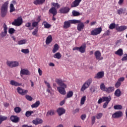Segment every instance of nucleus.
Segmentation results:
<instances>
[{
	"mask_svg": "<svg viewBox=\"0 0 127 127\" xmlns=\"http://www.w3.org/2000/svg\"><path fill=\"white\" fill-rule=\"evenodd\" d=\"M38 19H39L38 21L33 22L32 23V26L33 27H36L37 26H38V23H39V22H40V20H41V19H40V17H38Z\"/></svg>",
	"mask_w": 127,
	"mask_h": 127,
	"instance_id": "obj_31",
	"label": "nucleus"
},
{
	"mask_svg": "<svg viewBox=\"0 0 127 127\" xmlns=\"http://www.w3.org/2000/svg\"><path fill=\"white\" fill-rule=\"evenodd\" d=\"M124 1L125 0H119V1H118V4H119V5H122L123 3H124Z\"/></svg>",
	"mask_w": 127,
	"mask_h": 127,
	"instance_id": "obj_61",
	"label": "nucleus"
},
{
	"mask_svg": "<svg viewBox=\"0 0 127 127\" xmlns=\"http://www.w3.org/2000/svg\"><path fill=\"white\" fill-rule=\"evenodd\" d=\"M85 101H86V96H83L80 100L81 105H84V104H85Z\"/></svg>",
	"mask_w": 127,
	"mask_h": 127,
	"instance_id": "obj_47",
	"label": "nucleus"
},
{
	"mask_svg": "<svg viewBox=\"0 0 127 127\" xmlns=\"http://www.w3.org/2000/svg\"><path fill=\"white\" fill-rule=\"evenodd\" d=\"M45 2V0H36L34 1V4L36 5L43 4Z\"/></svg>",
	"mask_w": 127,
	"mask_h": 127,
	"instance_id": "obj_23",
	"label": "nucleus"
},
{
	"mask_svg": "<svg viewBox=\"0 0 127 127\" xmlns=\"http://www.w3.org/2000/svg\"><path fill=\"white\" fill-rule=\"evenodd\" d=\"M52 5L54 6L53 7H55V8H60L61 5H60V4L58 3H55V2H53L52 3Z\"/></svg>",
	"mask_w": 127,
	"mask_h": 127,
	"instance_id": "obj_36",
	"label": "nucleus"
},
{
	"mask_svg": "<svg viewBox=\"0 0 127 127\" xmlns=\"http://www.w3.org/2000/svg\"><path fill=\"white\" fill-rule=\"evenodd\" d=\"M114 91H115V88L114 87L111 86L108 88L106 87L105 92H106V93H108L109 94H110L111 93H113Z\"/></svg>",
	"mask_w": 127,
	"mask_h": 127,
	"instance_id": "obj_26",
	"label": "nucleus"
},
{
	"mask_svg": "<svg viewBox=\"0 0 127 127\" xmlns=\"http://www.w3.org/2000/svg\"><path fill=\"white\" fill-rule=\"evenodd\" d=\"M127 54L124 55V57L122 59V61H127Z\"/></svg>",
	"mask_w": 127,
	"mask_h": 127,
	"instance_id": "obj_57",
	"label": "nucleus"
},
{
	"mask_svg": "<svg viewBox=\"0 0 127 127\" xmlns=\"http://www.w3.org/2000/svg\"><path fill=\"white\" fill-rule=\"evenodd\" d=\"M117 12L119 15H121V14H122V13H125V12H124V9H123V8H120L117 10Z\"/></svg>",
	"mask_w": 127,
	"mask_h": 127,
	"instance_id": "obj_49",
	"label": "nucleus"
},
{
	"mask_svg": "<svg viewBox=\"0 0 127 127\" xmlns=\"http://www.w3.org/2000/svg\"><path fill=\"white\" fill-rule=\"evenodd\" d=\"M70 11V8L67 6H64L61 8L59 10L60 13H63L64 14H65L66 13H68Z\"/></svg>",
	"mask_w": 127,
	"mask_h": 127,
	"instance_id": "obj_9",
	"label": "nucleus"
},
{
	"mask_svg": "<svg viewBox=\"0 0 127 127\" xmlns=\"http://www.w3.org/2000/svg\"><path fill=\"white\" fill-rule=\"evenodd\" d=\"M102 117H103V113H99L97 114L96 118V119H97V120H100V119H101V118H102Z\"/></svg>",
	"mask_w": 127,
	"mask_h": 127,
	"instance_id": "obj_54",
	"label": "nucleus"
},
{
	"mask_svg": "<svg viewBox=\"0 0 127 127\" xmlns=\"http://www.w3.org/2000/svg\"><path fill=\"white\" fill-rule=\"evenodd\" d=\"M25 97H26V99L28 100V101H31L33 100V98L31 97V96L28 95H26Z\"/></svg>",
	"mask_w": 127,
	"mask_h": 127,
	"instance_id": "obj_56",
	"label": "nucleus"
},
{
	"mask_svg": "<svg viewBox=\"0 0 127 127\" xmlns=\"http://www.w3.org/2000/svg\"><path fill=\"white\" fill-rule=\"evenodd\" d=\"M21 52H22V53H24V54H28V53H29V50L28 49H23L21 50Z\"/></svg>",
	"mask_w": 127,
	"mask_h": 127,
	"instance_id": "obj_52",
	"label": "nucleus"
},
{
	"mask_svg": "<svg viewBox=\"0 0 127 127\" xmlns=\"http://www.w3.org/2000/svg\"><path fill=\"white\" fill-rule=\"evenodd\" d=\"M86 115L85 114H83L81 116V120H82L83 121H84V120H85V119H86Z\"/></svg>",
	"mask_w": 127,
	"mask_h": 127,
	"instance_id": "obj_63",
	"label": "nucleus"
},
{
	"mask_svg": "<svg viewBox=\"0 0 127 127\" xmlns=\"http://www.w3.org/2000/svg\"><path fill=\"white\" fill-rule=\"evenodd\" d=\"M38 73L40 76L42 75V70L40 68H38Z\"/></svg>",
	"mask_w": 127,
	"mask_h": 127,
	"instance_id": "obj_64",
	"label": "nucleus"
},
{
	"mask_svg": "<svg viewBox=\"0 0 127 127\" xmlns=\"http://www.w3.org/2000/svg\"><path fill=\"white\" fill-rule=\"evenodd\" d=\"M114 95L116 97H121V95H122V92L121 91V89H117L115 93H114Z\"/></svg>",
	"mask_w": 127,
	"mask_h": 127,
	"instance_id": "obj_29",
	"label": "nucleus"
},
{
	"mask_svg": "<svg viewBox=\"0 0 127 127\" xmlns=\"http://www.w3.org/2000/svg\"><path fill=\"white\" fill-rule=\"evenodd\" d=\"M44 83L45 84H46L48 88L47 89V92L48 93H51V90H52V87H51V86H50V83L48 82L47 81H45Z\"/></svg>",
	"mask_w": 127,
	"mask_h": 127,
	"instance_id": "obj_24",
	"label": "nucleus"
},
{
	"mask_svg": "<svg viewBox=\"0 0 127 127\" xmlns=\"http://www.w3.org/2000/svg\"><path fill=\"white\" fill-rule=\"evenodd\" d=\"M72 16H79V15H80V12L73 10L72 11Z\"/></svg>",
	"mask_w": 127,
	"mask_h": 127,
	"instance_id": "obj_39",
	"label": "nucleus"
},
{
	"mask_svg": "<svg viewBox=\"0 0 127 127\" xmlns=\"http://www.w3.org/2000/svg\"><path fill=\"white\" fill-rule=\"evenodd\" d=\"M102 30V27L95 28L93 30H92L90 34L93 36H96L100 34Z\"/></svg>",
	"mask_w": 127,
	"mask_h": 127,
	"instance_id": "obj_5",
	"label": "nucleus"
},
{
	"mask_svg": "<svg viewBox=\"0 0 127 127\" xmlns=\"http://www.w3.org/2000/svg\"><path fill=\"white\" fill-rule=\"evenodd\" d=\"M10 85H12V86H15L16 87H17L18 86H20V83L14 81V80H11L10 82Z\"/></svg>",
	"mask_w": 127,
	"mask_h": 127,
	"instance_id": "obj_30",
	"label": "nucleus"
},
{
	"mask_svg": "<svg viewBox=\"0 0 127 127\" xmlns=\"http://www.w3.org/2000/svg\"><path fill=\"white\" fill-rule=\"evenodd\" d=\"M37 33H38V28L35 29L32 32V34L35 36H37Z\"/></svg>",
	"mask_w": 127,
	"mask_h": 127,
	"instance_id": "obj_48",
	"label": "nucleus"
},
{
	"mask_svg": "<svg viewBox=\"0 0 127 127\" xmlns=\"http://www.w3.org/2000/svg\"><path fill=\"white\" fill-rule=\"evenodd\" d=\"M52 36L51 35H49L47 37L46 40V44L47 45H48V44H50L51 42H52Z\"/></svg>",
	"mask_w": 127,
	"mask_h": 127,
	"instance_id": "obj_25",
	"label": "nucleus"
},
{
	"mask_svg": "<svg viewBox=\"0 0 127 127\" xmlns=\"http://www.w3.org/2000/svg\"><path fill=\"white\" fill-rule=\"evenodd\" d=\"M125 81V77H122L118 79V82H120V83H122V82H124Z\"/></svg>",
	"mask_w": 127,
	"mask_h": 127,
	"instance_id": "obj_58",
	"label": "nucleus"
},
{
	"mask_svg": "<svg viewBox=\"0 0 127 127\" xmlns=\"http://www.w3.org/2000/svg\"><path fill=\"white\" fill-rule=\"evenodd\" d=\"M15 32V29L13 28H10L8 30V33L9 34H13Z\"/></svg>",
	"mask_w": 127,
	"mask_h": 127,
	"instance_id": "obj_50",
	"label": "nucleus"
},
{
	"mask_svg": "<svg viewBox=\"0 0 127 127\" xmlns=\"http://www.w3.org/2000/svg\"><path fill=\"white\" fill-rule=\"evenodd\" d=\"M17 92L18 93V94H20V95H21L22 96H24V95H26V94H27L28 91L27 90H24L20 87H18L17 88Z\"/></svg>",
	"mask_w": 127,
	"mask_h": 127,
	"instance_id": "obj_13",
	"label": "nucleus"
},
{
	"mask_svg": "<svg viewBox=\"0 0 127 127\" xmlns=\"http://www.w3.org/2000/svg\"><path fill=\"white\" fill-rule=\"evenodd\" d=\"M58 50H59V45L58 44H55L54 46L53 49L52 50L53 53H56Z\"/></svg>",
	"mask_w": 127,
	"mask_h": 127,
	"instance_id": "obj_27",
	"label": "nucleus"
},
{
	"mask_svg": "<svg viewBox=\"0 0 127 127\" xmlns=\"http://www.w3.org/2000/svg\"><path fill=\"white\" fill-rule=\"evenodd\" d=\"M79 22H80V21H78V20L76 19L65 21L64 23L63 27L67 29V28L71 27V24H77V23H79Z\"/></svg>",
	"mask_w": 127,
	"mask_h": 127,
	"instance_id": "obj_3",
	"label": "nucleus"
},
{
	"mask_svg": "<svg viewBox=\"0 0 127 127\" xmlns=\"http://www.w3.org/2000/svg\"><path fill=\"white\" fill-rule=\"evenodd\" d=\"M109 28L110 29H114V28H116V23H111L110 25Z\"/></svg>",
	"mask_w": 127,
	"mask_h": 127,
	"instance_id": "obj_53",
	"label": "nucleus"
},
{
	"mask_svg": "<svg viewBox=\"0 0 127 127\" xmlns=\"http://www.w3.org/2000/svg\"><path fill=\"white\" fill-rule=\"evenodd\" d=\"M32 114H34V111H27L25 113V116L27 118H29Z\"/></svg>",
	"mask_w": 127,
	"mask_h": 127,
	"instance_id": "obj_41",
	"label": "nucleus"
},
{
	"mask_svg": "<svg viewBox=\"0 0 127 127\" xmlns=\"http://www.w3.org/2000/svg\"><path fill=\"white\" fill-rule=\"evenodd\" d=\"M127 29V27L126 26H121L119 27H116V29L118 31V32H122L126 30Z\"/></svg>",
	"mask_w": 127,
	"mask_h": 127,
	"instance_id": "obj_21",
	"label": "nucleus"
},
{
	"mask_svg": "<svg viewBox=\"0 0 127 127\" xmlns=\"http://www.w3.org/2000/svg\"><path fill=\"white\" fill-rule=\"evenodd\" d=\"M49 13H51L53 15H57V9L55 7H52L49 10Z\"/></svg>",
	"mask_w": 127,
	"mask_h": 127,
	"instance_id": "obj_20",
	"label": "nucleus"
},
{
	"mask_svg": "<svg viewBox=\"0 0 127 127\" xmlns=\"http://www.w3.org/2000/svg\"><path fill=\"white\" fill-rule=\"evenodd\" d=\"M100 89L102 91H103L104 92L106 91L107 87H106V86H105V83H103L100 85Z\"/></svg>",
	"mask_w": 127,
	"mask_h": 127,
	"instance_id": "obj_44",
	"label": "nucleus"
},
{
	"mask_svg": "<svg viewBox=\"0 0 127 127\" xmlns=\"http://www.w3.org/2000/svg\"><path fill=\"white\" fill-rule=\"evenodd\" d=\"M94 56L95 57L96 60H98L99 61L104 59V58L101 57L102 56V54H101L100 51H95L94 53Z\"/></svg>",
	"mask_w": 127,
	"mask_h": 127,
	"instance_id": "obj_11",
	"label": "nucleus"
},
{
	"mask_svg": "<svg viewBox=\"0 0 127 127\" xmlns=\"http://www.w3.org/2000/svg\"><path fill=\"white\" fill-rule=\"evenodd\" d=\"M62 57L61 54L59 52L56 53L54 55V58H56L57 59H60Z\"/></svg>",
	"mask_w": 127,
	"mask_h": 127,
	"instance_id": "obj_35",
	"label": "nucleus"
},
{
	"mask_svg": "<svg viewBox=\"0 0 127 127\" xmlns=\"http://www.w3.org/2000/svg\"><path fill=\"white\" fill-rule=\"evenodd\" d=\"M56 83L59 85L57 90L61 95H66V91L65 89L67 88V85L64 83V81L60 78H57L55 80Z\"/></svg>",
	"mask_w": 127,
	"mask_h": 127,
	"instance_id": "obj_1",
	"label": "nucleus"
},
{
	"mask_svg": "<svg viewBox=\"0 0 127 127\" xmlns=\"http://www.w3.org/2000/svg\"><path fill=\"white\" fill-rule=\"evenodd\" d=\"M42 24L44 25L45 28H50L51 27V25L46 21H44Z\"/></svg>",
	"mask_w": 127,
	"mask_h": 127,
	"instance_id": "obj_34",
	"label": "nucleus"
},
{
	"mask_svg": "<svg viewBox=\"0 0 127 127\" xmlns=\"http://www.w3.org/2000/svg\"><path fill=\"white\" fill-rule=\"evenodd\" d=\"M32 123L34 125H40V124L43 123V121L41 119L37 118L36 119L33 120Z\"/></svg>",
	"mask_w": 127,
	"mask_h": 127,
	"instance_id": "obj_22",
	"label": "nucleus"
},
{
	"mask_svg": "<svg viewBox=\"0 0 127 127\" xmlns=\"http://www.w3.org/2000/svg\"><path fill=\"white\" fill-rule=\"evenodd\" d=\"M6 120H7V117L0 115V125H1V123L4 121H6Z\"/></svg>",
	"mask_w": 127,
	"mask_h": 127,
	"instance_id": "obj_33",
	"label": "nucleus"
},
{
	"mask_svg": "<svg viewBox=\"0 0 127 127\" xmlns=\"http://www.w3.org/2000/svg\"><path fill=\"white\" fill-rule=\"evenodd\" d=\"M72 96H73V91H69L68 92H67L66 94V98H71V97Z\"/></svg>",
	"mask_w": 127,
	"mask_h": 127,
	"instance_id": "obj_46",
	"label": "nucleus"
},
{
	"mask_svg": "<svg viewBox=\"0 0 127 127\" xmlns=\"http://www.w3.org/2000/svg\"><path fill=\"white\" fill-rule=\"evenodd\" d=\"M123 116V112H122L121 111H119L115 112L112 115V118H113V119H119V118H122Z\"/></svg>",
	"mask_w": 127,
	"mask_h": 127,
	"instance_id": "obj_10",
	"label": "nucleus"
},
{
	"mask_svg": "<svg viewBox=\"0 0 127 127\" xmlns=\"http://www.w3.org/2000/svg\"><path fill=\"white\" fill-rule=\"evenodd\" d=\"M82 0H75L71 4V7H77L79 4Z\"/></svg>",
	"mask_w": 127,
	"mask_h": 127,
	"instance_id": "obj_19",
	"label": "nucleus"
},
{
	"mask_svg": "<svg viewBox=\"0 0 127 127\" xmlns=\"http://www.w3.org/2000/svg\"><path fill=\"white\" fill-rule=\"evenodd\" d=\"M109 102H106L105 103H104L103 104V108L104 109H106V108H107V106H108V105H109Z\"/></svg>",
	"mask_w": 127,
	"mask_h": 127,
	"instance_id": "obj_62",
	"label": "nucleus"
},
{
	"mask_svg": "<svg viewBox=\"0 0 127 127\" xmlns=\"http://www.w3.org/2000/svg\"><path fill=\"white\" fill-rule=\"evenodd\" d=\"M3 28L4 32H2L0 34V35L2 38L3 37H5V36H6V34H7V26H6V24L5 23L3 24Z\"/></svg>",
	"mask_w": 127,
	"mask_h": 127,
	"instance_id": "obj_12",
	"label": "nucleus"
},
{
	"mask_svg": "<svg viewBox=\"0 0 127 127\" xmlns=\"http://www.w3.org/2000/svg\"><path fill=\"white\" fill-rule=\"evenodd\" d=\"M25 26L26 27H27L29 28V30H32L33 29H34L33 27H30L31 26V23L30 22H27V23L25 24Z\"/></svg>",
	"mask_w": 127,
	"mask_h": 127,
	"instance_id": "obj_40",
	"label": "nucleus"
},
{
	"mask_svg": "<svg viewBox=\"0 0 127 127\" xmlns=\"http://www.w3.org/2000/svg\"><path fill=\"white\" fill-rule=\"evenodd\" d=\"M11 24L14 26H20V25L22 24V18L18 17L11 23Z\"/></svg>",
	"mask_w": 127,
	"mask_h": 127,
	"instance_id": "obj_7",
	"label": "nucleus"
},
{
	"mask_svg": "<svg viewBox=\"0 0 127 127\" xmlns=\"http://www.w3.org/2000/svg\"><path fill=\"white\" fill-rule=\"evenodd\" d=\"M103 102H108V103H110L111 101V96H109V98L108 97H103Z\"/></svg>",
	"mask_w": 127,
	"mask_h": 127,
	"instance_id": "obj_37",
	"label": "nucleus"
},
{
	"mask_svg": "<svg viewBox=\"0 0 127 127\" xmlns=\"http://www.w3.org/2000/svg\"><path fill=\"white\" fill-rule=\"evenodd\" d=\"M40 105V101H37L34 104L31 105V108H38Z\"/></svg>",
	"mask_w": 127,
	"mask_h": 127,
	"instance_id": "obj_32",
	"label": "nucleus"
},
{
	"mask_svg": "<svg viewBox=\"0 0 127 127\" xmlns=\"http://www.w3.org/2000/svg\"><path fill=\"white\" fill-rule=\"evenodd\" d=\"M105 73L104 71L98 72L95 76V79H102L104 77Z\"/></svg>",
	"mask_w": 127,
	"mask_h": 127,
	"instance_id": "obj_18",
	"label": "nucleus"
},
{
	"mask_svg": "<svg viewBox=\"0 0 127 127\" xmlns=\"http://www.w3.org/2000/svg\"><path fill=\"white\" fill-rule=\"evenodd\" d=\"M15 10V8H14V6L13 5V4L11 3L10 4V12H13Z\"/></svg>",
	"mask_w": 127,
	"mask_h": 127,
	"instance_id": "obj_45",
	"label": "nucleus"
},
{
	"mask_svg": "<svg viewBox=\"0 0 127 127\" xmlns=\"http://www.w3.org/2000/svg\"><path fill=\"white\" fill-rule=\"evenodd\" d=\"M78 21H80L78 23L77 27V29L78 31H82L83 29H84V27H85V25H84V23L81 22V20H77Z\"/></svg>",
	"mask_w": 127,
	"mask_h": 127,
	"instance_id": "obj_14",
	"label": "nucleus"
},
{
	"mask_svg": "<svg viewBox=\"0 0 127 127\" xmlns=\"http://www.w3.org/2000/svg\"><path fill=\"white\" fill-rule=\"evenodd\" d=\"M47 115H49L50 116H54V115H55V112L54 110L48 111L47 112Z\"/></svg>",
	"mask_w": 127,
	"mask_h": 127,
	"instance_id": "obj_51",
	"label": "nucleus"
},
{
	"mask_svg": "<svg viewBox=\"0 0 127 127\" xmlns=\"http://www.w3.org/2000/svg\"><path fill=\"white\" fill-rule=\"evenodd\" d=\"M114 110H122L123 109V106L121 105H117L114 106Z\"/></svg>",
	"mask_w": 127,
	"mask_h": 127,
	"instance_id": "obj_43",
	"label": "nucleus"
},
{
	"mask_svg": "<svg viewBox=\"0 0 127 127\" xmlns=\"http://www.w3.org/2000/svg\"><path fill=\"white\" fill-rule=\"evenodd\" d=\"M115 54H116V55H118L119 56H123L124 52L122 49H119L117 51L115 52Z\"/></svg>",
	"mask_w": 127,
	"mask_h": 127,
	"instance_id": "obj_28",
	"label": "nucleus"
},
{
	"mask_svg": "<svg viewBox=\"0 0 127 127\" xmlns=\"http://www.w3.org/2000/svg\"><path fill=\"white\" fill-rule=\"evenodd\" d=\"M6 64L10 68H14V67H17L19 65V63L16 61H6Z\"/></svg>",
	"mask_w": 127,
	"mask_h": 127,
	"instance_id": "obj_6",
	"label": "nucleus"
},
{
	"mask_svg": "<svg viewBox=\"0 0 127 127\" xmlns=\"http://www.w3.org/2000/svg\"><path fill=\"white\" fill-rule=\"evenodd\" d=\"M91 120H92V125H94L95 124V122L96 121V117L95 116H93L91 118Z\"/></svg>",
	"mask_w": 127,
	"mask_h": 127,
	"instance_id": "obj_59",
	"label": "nucleus"
},
{
	"mask_svg": "<svg viewBox=\"0 0 127 127\" xmlns=\"http://www.w3.org/2000/svg\"><path fill=\"white\" fill-rule=\"evenodd\" d=\"M20 75L22 76V75H26L27 76H29L30 75V71L28 69H22L20 71Z\"/></svg>",
	"mask_w": 127,
	"mask_h": 127,
	"instance_id": "obj_17",
	"label": "nucleus"
},
{
	"mask_svg": "<svg viewBox=\"0 0 127 127\" xmlns=\"http://www.w3.org/2000/svg\"><path fill=\"white\" fill-rule=\"evenodd\" d=\"M58 115L60 117L66 113V110L63 108H59L57 110Z\"/></svg>",
	"mask_w": 127,
	"mask_h": 127,
	"instance_id": "obj_15",
	"label": "nucleus"
},
{
	"mask_svg": "<svg viewBox=\"0 0 127 127\" xmlns=\"http://www.w3.org/2000/svg\"><path fill=\"white\" fill-rule=\"evenodd\" d=\"M8 7V1L5 2L1 6L0 9V14L1 17H5L7 13V8Z\"/></svg>",
	"mask_w": 127,
	"mask_h": 127,
	"instance_id": "obj_2",
	"label": "nucleus"
},
{
	"mask_svg": "<svg viewBox=\"0 0 127 127\" xmlns=\"http://www.w3.org/2000/svg\"><path fill=\"white\" fill-rule=\"evenodd\" d=\"M111 33V31H110V30H107L106 32H105V36H109V35H110V34Z\"/></svg>",
	"mask_w": 127,
	"mask_h": 127,
	"instance_id": "obj_60",
	"label": "nucleus"
},
{
	"mask_svg": "<svg viewBox=\"0 0 127 127\" xmlns=\"http://www.w3.org/2000/svg\"><path fill=\"white\" fill-rule=\"evenodd\" d=\"M121 85H122V83L118 81L115 84V87L116 88H119V87H121Z\"/></svg>",
	"mask_w": 127,
	"mask_h": 127,
	"instance_id": "obj_55",
	"label": "nucleus"
},
{
	"mask_svg": "<svg viewBox=\"0 0 127 127\" xmlns=\"http://www.w3.org/2000/svg\"><path fill=\"white\" fill-rule=\"evenodd\" d=\"M10 120L12 122V123H16L19 122V118L17 117V116H11Z\"/></svg>",
	"mask_w": 127,
	"mask_h": 127,
	"instance_id": "obj_16",
	"label": "nucleus"
},
{
	"mask_svg": "<svg viewBox=\"0 0 127 127\" xmlns=\"http://www.w3.org/2000/svg\"><path fill=\"white\" fill-rule=\"evenodd\" d=\"M92 81L93 79H92V78H89L87 81L84 82V83L81 86L80 91L81 92H85V90H87V89L90 87V85L92 84Z\"/></svg>",
	"mask_w": 127,
	"mask_h": 127,
	"instance_id": "obj_4",
	"label": "nucleus"
},
{
	"mask_svg": "<svg viewBox=\"0 0 127 127\" xmlns=\"http://www.w3.org/2000/svg\"><path fill=\"white\" fill-rule=\"evenodd\" d=\"M86 47V44H84L80 47H75L73 48V50H77L78 51H79L80 53H85Z\"/></svg>",
	"mask_w": 127,
	"mask_h": 127,
	"instance_id": "obj_8",
	"label": "nucleus"
},
{
	"mask_svg": "<svg viewBox=\"0 0 127 127\" xmlns=\"http://www.w3.org/2000/svg\"><path fill=\"white\" fill-rule=\"evenodd\" d=\"M14 111L16 114H19L21 112V108L19 107H16L14 109Z\"/></svg>",
	"mask_w": 127,
	"mask_h": 127,
	"instance_id": "obj_38",
	"label": "nucleus"
},
{
	"mask_svg": "<svg viewBox=\"0 0 127 127\" xmlns=\"http://www.w3.org/2000/svg\"><path fill=\"white\" fill-rule=\"evenodd\" d=\"M26 39L21 40L18 42V45H22L26 43Z\"/></svg>",
	"mask_w": 127,
	"mask_h": 127,
	"instance_id": "obj_42",
	"label": "nucleus"
}]
</instances>
